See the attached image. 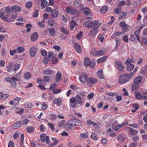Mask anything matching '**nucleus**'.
<instances>
[{
  "label": "nucleus",
  "mask_w": 147,
  "mask_h": 147,
  "mask_svg": "<svg viewBox=\"0 0 147 147\" xmlns=\"http://www.w3.org/2000/svg\"><path fill=\"white\" fill-rule=\"evenodd\" d=\"M84 62L85 66L87 67L89 65L91 61L89 58L85 57L84 60Z\"/></svg>",
  "instance_id": "20"
},
{
  "label": "nucleus",
  "mask_w": 147,
  "mask_h": 147,
  "mask_svg": "<svg viewBox=\"0 0 147 147\" xmlns=\"http://www.w3.org/2000/svg\"><path fill=\"white\" fill-rule=\"evenodd\" d=\"M13 66L14 67L13 70L15 71L18 70L20 67V64L19 63H15Z\"/></svg>",
  "instance_id": "45"
},
{
  "label": "nucleus",
  "mask_w": 147,
  "mask_h": 147,
  "mask_svg": "<svg viewBox=\"0 0 147 147\" xmlns=\"http://www.w3.org/2000/svg\"><path fill=\"white\" fill-rule=\"evenodd\" d=\"M107 57V56H105L100 58L97 60V62L98 63H102L105 60Z\"/></svg>",
  "instance_id": "31"
},
{
  "label": "nucleus",
  "mask_w": 147,
  "mask_h": 147,
  "mask_svg": "<svg viewBox=\"0 0 147 147\" xmlns=\"http://www.w3.org/2000/svg\"><path fill=\"white\" fill-rule=\"evenodd\" d=\"M95 61H93L90 62L89 66L91 68H94L95 66Z\"/></svg>",
  "instance_id": "59"
},
{
  "label": "nucleus",
  "mask_w": 147,
  "mask_h": 147,
  "mask_svg": "<svg viewBox=\"0 0 147 147\" xmlns=\"http://www.w3.org/2000/svg\"><path fill=\"white\" fill-rule=\"evenodd\" d=\"M32 3L31 1H28L26 4V7L28 9L30 8L32 6Z\"/></svg>",
  "instance_id": "48"
},
{
  "label": "nucleus",
  "mask_w": 147,
  "mask_h": 147,
  "mask_svg": "<svg viewBox=\"0 0 147 147\" xmlns=\"http://www.w3.org/2000/svg\"><path fill=\"white\" fill-rule=\"evenodd\" d=\"M17 53L16 49H14L12 50H10V53L11 55H13Z\"/></svg>",
  "instance_id": "60"
},
{
  "label": "nucleus",
  "mask_w": 147,
  "mask_h": 147,
  "mask_svg": "<svg viewBox=\"0 0 147 147\" xmlns=\"http://www.w3.org/2000/svg\"><path fill=\"white\" fill-rule=\"evenodd\" d=\"M9 96L8 94H3L2 92H0V99H5L7 98Z\"/></svg>",
  "instance_id": "27"
},
{
  "label": "nucleus",
  "mask_w": 147,
  "mask_h": 147,
  "mask_svg": "<svg viewBox=\"0 0 147 147\" xmlns=\"http://www.w3.org/2000/svg\"><path fill=\"white\" fill-rule=\"evenodd\" d=\"M87 76L86 73H82L80 75L79 79L80 81L82 83H85L87 80Z\"/></svg>",
  "instance_id": "6"
},
{
  "label": "nucleus",
  "mask_w": 147,
  "mask_h": 147,
  "mask_svg": "<svg viewBox=\"0 0 147 147\" xmlns=\"http://www.w3.org/2000/svg\"><path fill=\"white\" fill-rule=\"evenodd\" d=\"M19 79L15 77H12L11 78L7 77L5 78L6 81L7 82H9L11 87L13 88H16V87L17 83L16 81H19Z\"/></svg>",
  "instance_id": "2"
},
{
  "label": "nucleus",
  "mask_w": 147,
  "mask_h": 147,
  "mask_svg": "<svg viewBox=\"0 0 147 147\" xmlns=\"http://www.w3.org/2000/svg\"><path fill=\"white\" fill-rule=\"evenodd\" d=\"M46 134H45L42 133L40 134V138L41 141L42 142H44L45 141Z\"/></svg>",
  "instance_id": "34"
},
{
  "label": "nucleus",
  "mask_w": 147,
  "mask_h": 147,
  "mask_svg": "<svg viewBox=\"0 0 147 147\" xmlns=\"http://www.w3.org/2000/svg\"><path fill=\"white\" fill-rule=\"evenodd\" d=\"M51 140L52 141L54 142L52 144H49V147L53 146L57 144L58 142V140L55 138H52Z\"/></svg>",
  "instance_id": "30"
},
{
  "label": "nucleus",
  "mask_w": 147,
  "mask_h": 147,
  "mask_svg": "<svg viewBox=\"0 0 147 147\" xmlns=\"http://www.w3.org/2000/svg\"><path fill=\"white\" fill-rule=\"evenodd\" d=\"M43 82H49L50 81V77L47 76H44L43 77Z\"/></svg>",
  "instance_id": "44"
},
{
  "label": "nucleus",
  "mask_w": 147,
  "mask_h": 147,
  "mask_svg": "<svg viewBox=\"0 0 147 147\" xmlns=\"http://www.w3.org/2000/svg\"><path fill=\"white\" fill-rule=\"evenodd\" d=\"M130 79L129 74L125 73L121 75L119 78V81L120 84H123L129 81Z\"/></svg>",
  "instance_id": "3"
},
{
  "label": "nucleus",
  "mask_w": 147,
  "mask_h": 147,
  "mask_svg": "<svg viewBox=\"0 0 147 147\" xmlns=\"http://www.w3.org/2000/svg\"><path fill=\"white\" fill-rule=\"evenodd\" d=\"M24 78L25 79L28 80L31 78V74L29 72H26L24 74Z\"/></svg>",
  "instance_id": "26"
},
{
  "label": "nucleus",
  "mask_w": 147,
  "mask_h": 147,
  "mask_svg": "<svg viewBox=\"0 0 147 147\" xmlns=\"http://www.w3.org/2000/svg\"><path fill=\"white\" fill-rule=\"evenodd\" d=\"M26 27L27 28L26 31L29 32L30 31L31 28L32 27V26L30 24H26Z\"/></svg>",
  "instance_id": "51"
},
{
  "label": "nucleus",
  "mask_w": 147,
  "mask_h": 147,
  "mask_svg": "<svg viewBox=\"0 0 147 147\" xmlns=\"http://www.w3.org/2000/svg\"><path fill=\"white\" fill-rule=\"evenodd\" d=\"M134 68V65L133 64H131L127 65V69L128 71H130L133 69Z\"/></svg>",
  "instance_id": "39"
},
{
  "label": "nucleus",
  "mask_w": 147,
  "mask_h": 147,
  "mask_svg": "<svg viewBox=\"0 0 147 147\" xmlns=\"http://www.w3.org/2000/svg\"><path fill=\"white\" fill-rule=\"evenodd\" d=\"M88 81L91 83L94 84L96 82L97 80L96 78H90L88 79Z\"/></svg>",
  "instance_id": "38"
},
{
  "label": "nucleus",
  "mask_w": 147,
  "mask_h": 147,
  "mask_svg": "<svg viewBox=\"0 0 147 147\" xmlns=\"http://www.w3.org/2000/svg\"><path fill=\"white\" fill-rule=\"evenodd\" d=\"M117 139L119 142H122L125 141V138H123L121 134H120L117 137Z\"/></svg>",
  "instance_id": "22"
},
{
  "label": "nucleus",
  "mask_w": 147,
  "mask_h": 147,
  "mask_svg": "<svg viewBox=\"0 0 147 147\" xmlns=\"http://www.w3.org/2000/svg\"><path fill=\"white\" fill-rule=\"evenodd\" d=\"M75 97L76 104L78 103L80 105H81L83 102L82 100L84 98L83 97H81L80 95L78 94Z\"/></svg>",
  "instance_id": "8"
},
{
  "label": "nucleus",
  "mask_w": 147,
  "mask_h": 147,
  "mask_svg": "<svg viewBox=\"0 0 147 147\" xmlns=\"http://www.w3.org/2000/svg\"><path fill=\"white\" fill-rule=\"evenodd\" d=\"M0 17L1 19L3 21H6L7 22H12L13 20H9L8 19L7 16L5 15V14L4 13L2 12L0 13Z\"/></svg>",
  "instance_id": "9"
},
{
  "label": "nucleus",
  "mask_w": 147,
  "mask_h": 147,
  "mask_svg": "<svg viewBox=\"0 0 147 147\" xmlns=\"http://www.w3.org/2000/svg\"><path fill=\"white\" fill-rule=\"evenodd\" d=\"M21 122L20 121H17L16 123H14L12 125V127L13 129L19 128L21 126Z\"/></svg>",
  "instance_id": "16"
},
{
  "label": "nucleus",
  "mask_w": 147,
  "mask_h": 147,
  "mask_svg": "<svg viewBox=\"0 0 147 147\" xmlns=\"http://www.w3.org/2000/svg\"><path fill=\"white\" fill-rule=\"evenodd\" d=\"M75 25L76 23L73 20L71 21L70 22V28H74Z\"/></svg>",
  "instance_id": "54"
},
{
  "label": "nucleus",
  "mask_w": 147,
  "mask_h": 147,
  "mask_svg": "<svg viewBox=\"0 0 147 147\" xmlns=\"http://www.w3.org/2000/svg\"><path fill=\"white\" fill-rule=\"evenodd\" d=\"M47 23L49 26H51L55 24V22L53 19L50 18L48 20Z\"/></svg>",
  "instance_id": "32"
},
{
  "label": "nucleus",
  "mask_w": 147,
  "mask_h": 147,
  "mask_svg": "<svg viewBox=\"0 0 147 147\" xmlns=\"http://www.w3.org/2000/svg\"><path fill=\"white\" fill-rule=\"evenodd\" d=\"M142 81V78L141 76H139L136 77L134 80V82L136 83L139 84L141 83Z\"/></svg>",
  "instance_id": "29"
},
{
  "label": "nucleus",
  "mask_w": 147,
  "mask_h": 147,
  "mask_svg": "<svg viewBox=\"0 0 147 147\" xmlns=\"http://www.w3.org/2000/svg\"><path fill=\"white\" fill-rule=\"evenodd\" d=\"M121 7H118L117 8L115 9L114 12L116 14H117L119 13V12L121 11Z\"/></svg>",
  "instance_id": "55"
},
{
  "label": "nucleus",
  "mask_w": 147,
  "mask_h": 147,
  "mask_svg": "<svg viewBox=\"0 0 147 147\" xmlns=\"http://www.w3.org/2000/svg\"><path fill=\"white\" fill-rule=\"evenodd\" d=\"M20 100V98L18 97H17L14 99H13V101L14 102V105L15 106H16L18 104Z\"/></svg>",
  "instance_id": "46"
},
{
  "label": "nucleus",
  "mask_w": 147,
  "mask_h": 147,
  "mask_svg": "<svg viewBox=\"0 0 147 147\" xmlns=\"http://www.w3.org/2000/svg\"><path fill=\"white\" fill-rule=\"evenodd\" d=\"M48 29L50 35L54 37L56 32L55 29L53 28H49Z\"/></svg>",
  "instance_id": "17"
},
{
  "label": "nucleus",
  "mask_w": 147,
  "mask_h": 147,
  "mask_svg": "<svg viewBox=\"0 0 147 147\" xmlns=\"http://www.w3.org/2000/svg\"><path fill=\"white\" fill-rule=\"evenodd\" d=\"M29 120L27 118L23 119L22 121V123L23 125H27L29 122Z\"/></svg>",
  "instance_id": "43"
},
{
  "label": "nucleus",
  "mask_w": 147,
  "mask_h": 147,
  "mask_svg": "<svg viewBox=\"0 0 147 147\" xmlns=\"http://www.w3.org/2000/svg\"><path fill=\"white\" fill-rule=\"evenodd\" d=\"M128 28L127 26H125L122 28V30L123 32V34L125 33L126 32H127L128 30Z\"/></svg>",
  "instance_id": "58"
},
{
  "label": "nucleus",
  "mask_w": 147,
  "mask_h": 147,
  "mask_svg": "<svg viewBox=\"0 0 147 147\" xmlns=\"http://www.w3.org/2000/svg\"><path fill=\"white\" fill-rule=\"evenodd\" d=\"M77 13V10L75 9V8L72 7V9L71 10V14H72L73 15H74L75 14H76V13Z\"/></svg>",
  "instance_id": "63"
},
{
  "label": "nucleus",
  "mask_w": 147,
  "mask_h": 147,
  "mask_svg": "<svg viewBox=\"0 0 147 147\" xmlns=\"http://www.w3.org/2000/svg\"><path fill=\"white\" fill-rule=\"evenodd\" d=\"M90 28L94 27H97L98 28L101 25L99 23V21L97 20L90 21Z\"/></svg>",
  "instance_id": "5"
},
{
  "label": "nucleus",
  "mask_w": 147,
  "mask_h": 147,
  "mask_svg": "<svg viewBox=\"0 0 147 147\" xmlns=\"http://www.w3.org/2000/svg\"><path fill=\"white\" fill-rule=\"evenodd\" d=\"M139 139V137L137 135L134 136L132 137V140L134 142H137Z\"/></svg>",
  "instance_id": "52"
},
{
  "label": "nucleus",
  "mask_w": 147,
  "mask_h": 147,
  "mask_svg": "<svg viewBox=\"0 0 147 147\" xmlns=\"http://www.w3.org/2000/svg\"><path fill=\"white\" fill-rule=\"evenodd\" d=\"M24 106L26 108H30L32 107L33 105L31 102H28L24 104Z\"/></svg>",
  "instance_id": "35"
},
{
  "label": "nucleus",
  "mask_w": 147,
  "mask_h": 147,
  "mask_svg": "<svg viewBox=\"0 0 147 147\" xmlns=\"http://www.w3.org/2000/svg\"><path fill=\"white\" fill-rule=\"evenodd\" d=\"M129 129L130 130L129 132L132 135H133L135 134H137L138 133V131L137 130H135L134 129L131 127L129 128Z\"/></svg>",
  "instance_id": "36"
},
{
  "label": "nucleus",
  "mask_w": 147,
  "mask_h": 147,
  "mask_svg": "<svg viewBox=\"0 0 147 147\" xmlns=\"http://www.w3.org/2000/svg\"><path fill=\"white\" fill-rule=\"evenodd\" d=\"M58 14V11L56 9H53L51 13V17L53 18L57 17Z\"/></svg>",
  "instance_id": "15"
},
{
  "label": "nucleus",
  "mask_w": 147,
  "mask_h": 147,
  "mask_svg": "<svg viewBox=\"0 0 147 147\" xmlns=\"http://www.w3.org/2000/svg\"><path fill=\"white\" fill-rule=\"evenodd\" d=\"M49 119L51 120H55L56 117V115L54 114H52L49 115Z\"/></svg>",
  "instance_id": "50"
},
{
  "label": "nucleus",
  "mask_w": 147,
  "mask_h": 147,
  "mask_svg": "<svg viewBox=\"0 0 147 147\" xmlns=\"http://www.w3.org/2000/svg\"><path fill=\"white\" fill-rule=\"evenodd\" d=\"M53 71L49 68H47L43 71V73L44 75H49L52 74Z\"/></svg>",
  "instance_id": "12"
},
{
  "label": "nucleus",
  "mask_w": 147,
  "mask_h": 147,
  "mask_svg": "<svg viewBox=\"0 0 147 147\" xmlns=\"http://www.w3.org/2000/svg\"><path fill=\"white\" fill-rule=\"evenodd\" d=\"M50 60L49 58L48 57H46L44 58L43 59V62L45 64L48 63V62Z\"/></svg>",
  "instance_id": "53"
},
{
  "label": "nucleus",
  "mask_w": 147,
  "mask_h": 147,
  "mask_svg": "<svg viewBox=\"0 0 147 147\" xmlns=\"http://www.w3.org/2000/svg\"><path fill=\"white\" fill-rule=\"evenodd\" d=\"M90 21H86L83 24V25L84 27H87L90 28Z\"/></svg>",
  "instance_id": "41"
},
{
  "label": "nucleus",
  "mask_w": 147,
  "mask_h": 147,
  "mask_svg": "<svg viewBox=\"0 0 147 147\" xmlns=\"http://www.w3.org/2000/svg\"><path fill=\"white\" fill-rule=\"evenodd\" d=\"M61 78V74L59 72H58L55 78V82H59Z\"/></svg>",
  "instance_id": "25"
},
{
  "label": "nucleus",
  "mask_w": 147,
  "mask_h": 147,
  "mask_svg": "<svg viewBox=\"0 0 147 147\" xmlns=\"http://www.w3.org/2000/svg\"><path fill=\"white\" fill-rule=\"evenodd\" d=\"M86 124L88 125H93L94 126H97V124L92 121L91 120H88L86 121Z\"/></svg>",
  "instance_id": "24"
},
{
  "label": "nucleus",
  "mask_w": 147,
  "mask_h": 147,
  "mask_svg": "<svg viewBox=\"0 0 147 147\" xmlns=\"http://www.w3.org/2000/svg\"><path fill=\"white\" fill-rule=\"evenodd\" d=\"M115 64L119 70L120 71H123L124 67L120 61H116L115 62Z\"/></svg>",
  "instance_id": "10"
},
{
  "label": "nucleus",
  "mask_w": 147,
  "mask_h": 147,
  "mask_svg": "<svg viewBox=\"0 0 147 147\" xmlns=\"http://www.w3.org/2000/svg\"><path fill=\"white\" fill-rule=\"evenodd\" d=\"M82 124L81 121L76 119H72L69 120L68 122L66 123L65 125V128L68 130H70L75 126H81Z\"/></svg>",
  "instance_id": "1"
},
{
  "label": "nucleus",
  "mask_w": 147,
  "mask_h": 147,
  "mask_svg": "<svg viewBox=\"0 0 147 147\" xmlns=\"http://www.w3.org/2000/svg\"><path fill=\"white\" fill-rule=\"evenodd\" d=\"M11 10L15 12H18L21 10L20 7L19 6L16 5L12 6L11 7Z\"/></svg>",
  "instance_id": "18"
},
{
  "label": "nucleus",
  "mask_w": 147,
  "mask_h": 147,
  "mask_svg": "<svg viewBox=\"0 0 147 147\" xmlns=\"http://www.w3.org/2000/svg\"><path fill=\"white\" fill-rule=\"evenodd\" d=\"M108 10V8L106 6L103 7L100 10V13L102 14H104L106 13Z\"/></svg>",
  "instance_id": "33"
},
{
  "label": "nucleus",
  "mask_w": 147,
  "mask_h": 147,
  "mask_svg": "<svg viewBox=\"0 0 147 147\" xmlns=\"http://www.w3.org/2000/svg\"><path fill=\"white\" fill-rule=\"evenodd\" d=\"M84 13L86 15L90 13V11H89V10L88 8H85L84 9Z\"/></svg>",
  "instance_id": "57"
},
{
  "label": "nucleus",
  "mask_w": 147,
  "mask_h": 147,
  "mask_svg": "<svg viewBox=\"0 0 147 147\" xmlns=\"http://www.w3.org/2000/svg\"><path fill=\"white\" fill-rule=\"evenodd\" d=\"M37 50V48L35 47H32L30 50V54L31 57H34L35 55Z\"/></svg>",
  "instance_id": "7"
},
{
  "label": "nucleus",
  "mask_w": 147,
  "mask_h": 147,
  "mask_svg": "<svg viewBox=\"0 0 147 147\" xmlns=\"http://www.w3.org/2000/svg\"><path fill=\"white\" fill-rule=\"evenodd\" d=\"M25 129L26 131L29 133H32L34 131L33 127L31 126H26Z\"/></svg>",
  "instance_id": "23"
},
{
  "label": "nucleus",
  "mask_w": 147,
  "mask_h": 147,
  "mask_svg": "<svg viewBox=\"0 0 147 147\" xmlns=\"http://www.w3.org/2000/svg\"><path fill=\"white\" fill-rule=\"evenodd\" d=\"M16 50L18 53H21L24 50V48L23 47L19 46L17 48Z\"/></svg>",
  "instance_id": "40"
},
{
  "label": "nucleus",
  "mask_w": 147,
  "mask_h": 147,
  "mask_svg": "<svg viewBox=\"0 0 147 147\" xmlns=\"http://www.w3.org/2000/svg\"><path fill=\"white\" fill-rule=\"evenodd\" d=\"M139 86L138 84L136 83V82H134L132 85L131 89L133 90H135L138 89Z\"/></svg>",
  "instance_id": "37"
},
{
  "label": "nucleus",
  "mask_w": 147,
  "mask_h": 147,
  "mask_svg": "<svg viewBox=\"0 0 147 147\" xmlns=\"http://www.w3.org/2000/svg\"><path fill=\"white\" fill-rule=\"evenodd\" d=\"M75 6L77 7H82L81 2L80 0H75L74 2Z\"/></svg>",
  "instance_id": "19"
},
{
  "label": "nucleus",
  "mask_w": 147,
  "mask_h": 147,
  "mask_svg": "<svg viewBox=\"0 0 147 147\" xmlns=\"http://www.w3.org/2000/svg\"><path fill=\"white\" fill-rule=\"evenodd\" d=\"M74 48L76 51L78 53H80L82 51L81 47L77 43H75L74 44Z\"/></svg>",
  "instance_id": "11"
},
{
  "label": "nucleus",
  "mask_w": 147,
  "mask_h": 147,
  "mask_svg": "<svg viewBox=\"0 0 147 147\" xmlns=\"http://www.w3.org/2000/svg\"><path fill=\"white\" fill-rule=\"evenodd\" d=\"M98 32V29L97 27H94L90 30L88 33V35L90 37H95Z\"/></svg>",
  "instance_id": "4"
},
{
  "label": "nucleus",
  "mask_w": 147,
  "mask_h": 147,
  "mask_svg": "<svg viewBox=\"0 0 147 147\" xmlns=\"http://www.w3.org/2000/svg\"><path fill=\"white\" fill-rule=\"evenodd\" d=\"M123 34L122 32H116L114 33L112 36V38H115L117 37V36H119L121 34Z\"/></svg>",
  "instance_id": "42"
},
{
  "label": "nucleus",
  "mask_w": 147,
  "mask_h": 147,
  "mask_svg": "<svg viewBox=\"0 0 147 147\" xmlns=\"http://www.w3.org/2000/svg\"><path fill=\"white\" fill-rule=\"evenodd\" d=\"M97 75L100 79H103L104 77L102 74V71L101 69L99 70L97 72Z\"/></svg>",
  "instance_id": "21"
},
{
  "label": "nucleus",
  "mask_w": 147,
  "mask_h": 147,
  "mask_svg": "<svg viewBox=\"0 0 147 147\" xmlns=\"http://www.w3.org/2000/svg\"><path fill=\"white\" fill-rule=\"evenodd\" d=\"M135 96L137 98L140 99L141 98V95L139 92H137L135 93Z\"/></svg>",
  "instance_id": "62"
},
{
  "label": "nucleus",
  "mask_w": 147,
  "mask_h": 147,
  "mask_svg": "<svg viewBox=\"0 0 147 147\" xmlns=\"http://www.w3.org/2000/svg\"><path fill=\"white\" fill-rule=\"evenodd\" d=\"M91 137L94 139L95 140H97V136L96 134L93 133L91 135Z\"/></svg>",
  "instance_id": "64"
},
{
  "label": "nucleus",
  "mask_w": 147,
  "mask_h": 147,
  "mask_svg": "<svg viewBox=\"0 0 147 147\" xmlns=\"http://www.w3.org/2000/svg\"><path fill=\"white\" fill-rule=\"evenodd\" d=\"M38 34L37 32H35L32 34L31 35V40L33 42L35 41L38 38Z\"/></svg>",
  "instance_id": "13"
},
{
  "label": "nucleus",
  "mask_w": 147,
  "mask_h": 147,
  "mask_svg": "<svg viewBox=\"0 0 147 147\" xmlns=\"http://www.w3.org/2000/svg\"><path fill=\"white\" fill-rule=\"evenodd\" d=\"M83 33L82 32H80L77 35L76 38L78 39H80L82 37V35Z\"/></svg>",
  "instance_id": "56"
},
{
  "label": "nucleus",
  "mask_w": 147,
  "mask_h": 147,
  "mask_svg": "<svg viewBox=\"0 0 147 147\" xmlns=\"http://www.w3.org/2000/svg\"><path fill=\"white\" fill-rule=\"evenodd\" d=\"M61 102L62 100L61 98H58L54 99L53 103L54 104H59L58 106H60V103Z\"/></svg>",
  "instance_id": "28"
},
{
  "label": "nucleus",
  "mask_w": 147,
  "mask_h": 147,
  "mask_svg": "<svg viewBox=\"0 0 147 147\" xmlns=\"http://www.w3.org/2000/svg\"><path fill=\"white\" fill-rule=\"evenodd\" d=\"M104 39H105L104 38L103 35H102L100 34L98 35V40L100 41V42H102L103 41V40Z\"/></svg>",
  "instance_id": "49"
},
{
  "label": "nucleus",
  "mask_w": 147,
  "mask_h": 147,
  "mask_svg": "<svg viewBox=\"0 0 147 147\" xmlns=\"http://www.w3.org/2000/svg\"><path fill=\"white\" fill-rule=\"evenodd\" d=\"M13 63L12 62H10L8 63V65L7 66V71L9 72H10L13 69Z\"/></svg>",
  "instance_id": "14"
},
{
  "label": "nucleus",
  "mask_w": 147,
  "mask_h": 147,
  "mask_svg": "<svg viewBox=\"0 0 147 147\" xmlns=\"http://www.w3.org/2000/svg\"><path fill=\"white\" fill-rule=\"evenodd\" d=\"M61 30L62 33L66 34L68 35L69 34L68 31L64 27L61 28Z\"/></svg>",
  "instance_id": "47"
},
{
  "label": "nucleus",
  "mask_w": 147,
  "mask_h": 147,
  "mask_svg": "<svg viewBox=\"0 0 147 147\" xmlns=\"http://www.w3.org/2000/svg\"><path fill=\"white\" fill-rule=\"evenodd\" d=\"M126 17V13L125 12L123 13L121 15H120V17L119 18V19H122L125 18Z\"/></svg>",
  "instance_id": "61"
}]
</instances>
